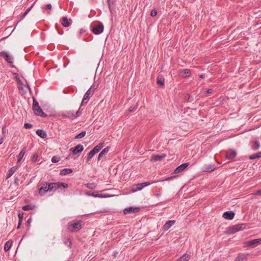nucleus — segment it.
Here are the masks:
<instances>
[{
    "instance_id": "f257e3e1",
    "label": "nucleus",
    "mask_w": 261,
    "mask_h": 261,
    "mask_svg": "<svg viewBox=\"0 0 261 261\" xmlns=\"http://www.w3.org/2000/svg\"><path fill=\"white\" fill-rule=\"evenodd\" d=\"M83 221L82 220L70 222L68 223L67 229L70 232H77L83 228Z\"/></svg>"
},
{
    "instance_id": "f03ea898",
    "label": "nucleus",
    "mask_w": 261,
    "mask_h": 261,
    "mask_svg": "<svg viewBox=\"0 0 261 261\" xmlns=\"http://www.w3.org/2000/svg\"><path fill=\"white\" fill-rule=\"evenodd\" d=\"M104 29L103 24L99 21L92 23L90 25V30L95 35H99L102 33Z\"/></svg>"
},
{
    "instance_id": "7ed1b4c3",
    "label": "nucleus",
    "mask_w": 261,
    "mask_h": 261,
    "mask_svg": "<svg viewBox=\"0 0 261 261\" xmlns=\"http://www.w3.org/2000/svg\"><path fill=\"white\" fill-rule=\"evenodd\" d=\"M81 115V107L76 111L75 113L72 111H65L61 114V117L63 118H68L70 119H73Z\"/></svg>"
},
{
    "instance_id": "20e7f679",
    "label": "nucleus",
    "mask_w": 261,
    "mask_h": 261,
    "mask_svg": "<svg viewBox=\"0 0 261 261\" xmlns=\"http://www.w3.org/2000/svg\"><path fill=\"white\" fill-rule=\"evenodd\" d=\"M50 184L51 192H55L58 189H65L68 187V185L67 184L62 182H51Z\"/></svg>"
},
{
    "instance_id": "39448f33",
    "label": "nucleus",
    "mask_w": 261,
    "mask_h": 261,
    "mask_svg": "<svg viewBox=\"0 0 261 261\" xmlns=\"http://www.w3.org/2000/svg\"><path fill=\"white\" fill-rule=\"evenodd\" d=\"M50 187V183H48L47 182H44L41 183V186L39 189V194L41 196H43L47 192H51Z\"/></svg>"
},
{
    "instance_id": "423d86ee",
    "label": "nucleus",
    "mask_w": 261,
    "mask_h": 261,
    "mask_svg": "<svg viewBox=\"0 0 261 261\" xmlns=\"http://www.w3.org/2000/svg\"><path fill=\"white\" fill-rule=\"evenodd\" d=\"M247 224L245 223L239 224L232 226L229 229V232L231 233H234L235 232L240 230H244L246 228Z\"/></svg>"
},
{
    "instance_id": "0eeeda50",
    "label": "nucleus",
    "mask_w": 261,
    "mask_h": 261,
    "mask_svg": "<svg viewBox=\"0 0 261 261\" xmlns=\"http://www.w3.org/2000/svg\"><path fill=\"white\" fill-rule=\"evenodd\" d=\"M0 56L4 58L6 62L9 63H13V58L10 56L9 54L5 51H2L0 53Z\"/></svg>"
},
{
    "instance_id": "6e6552de",
    "label": "nucleus",
    "mask_w": 261,
    "mask_h": 261,
    "mask_svg": "<svg viewBox=\"0 0 261 261\" xmlns=\"http://www.w3.org/2000/svg\"><path fill=\"white\" fill-rule=\"evenodd\" d=\"M140 207H129L125 208L123 211V213L126 215L127 214L136 213L139 212Z\"/></svg>"
},
{
    "instance_id": "1a4fd4ad",
    "label": "nucleus",
    "mask_w": 261,
    "mask_h": 261,
    "mask_svg": "<svg viewBox=\"0 0 261 261\" xmlns=\"http://www.w3.org/2000/svg\"><path fill=\"white\" fill-rule=\"evenodd\" d=\"M84 150L83 146L79 144L74 147L70 149V151H71L73 154H76L78 153L81 152Z\"/></svg>"
},
{
    "instance_id": "9d476101",
    "label": "nucleus",
    "mask_w": 261,
    "mask_h": 261,
    "mask_svg": "<svg viewBox=\"0 0 261 261\" xmlns=\"http://www.w3.org/2000/svg\"><path fill=\"white\" fill-rule=\"evenodd\" d=\"M166 156L165 154H153L152 155L150 161L152 162H156L157 161H161Z\"/></svg>"
},
{
    "instance_id": "9b49d317",
    "label": "nucleus",
    "mask_w": 261,
    "mask_h": 261,
    "mask_svg": "<svg viewBox=\"0 0 261 261\" xmlns=\"http://www.w3.org/2000/svg\"><path fill=\"white\" fill-rule=\"evenodd\" d=\"M261 243V239H256L247 241L245 243V247L251 246H256L258 243Z\"/></svg>"
},
{
    "instance_id": "f8f14e48",
    "label": "nucleus",
    "mask_w": 261,
    "mask_h": 261,
    "mask_svg": "<svg viewBox=\"0 0 261 261\" xmlns=\"http://www.w3.org/2000/svg\"><path fill=\"white\" fill-rule=\"evenodd\" d=\"M149 185L150 182H145L141 184H138L135 185V186L136 187V188H133L132 190L133 192H136L138 190H142L144 187L149 186Z\"/></svg>"
},
{
    "instance_id": "ddd939ff",
    "label": "nucleus",
    "mask_w": 261,
    "mask_h": 261,
    "mask_svg": "<svg viewBox=\"0 0 261 261\" xmlns=\"http://www.w3.org/2000/svg\"><path fill=\"white\" fill-rule=\"evenodd\" d=\"M189 163H185L178 166L174 171V173H178L183 171L188 166Z\"/></svg>"
},
{
    "instance_id": "4468645a",
    "label": "nucleus",
    "mask_w": 261,
    "mask_h": 261,
    "mask_svg": "<svg viewBox=\"0 0 261 261\" xmlns=\"http://www.w3.org/2000/svg\"><path fill=\"white\" fill-rule=\"evenodd\" d=\"M235 214L232 211H227L223 213V217L227 220H232L234 217Z\"/></svg>"
},
{
    "instance_id": "2eb2a0df",
    "label": "nucleus",
    "mask_w": 261,
    "mask_h": 261,
    "mask_svg": "<svg viewBox=\"0 0 261 261\" xmlns=\"http://www.w3.org/2000/svg\"><path fill=\"white\" fill-rule=\"evenodd\" d=\"M111 147L110 146H107L105 148L98 154L97 158V161H99L102 158L106 156V154L109 151Z\"/></svg>"
},
{
    "instance_id": "dca6fc26",
    "label": "nucleus",
    "mask_w": 261,
    "mask_h": 261,
    "mask_svg": "<svg viewBox=\"0 0 261 261\" xmlns=\"http://www.w3.org/2000/svg\"><path fill=\"white\" fill-rule=\"evenodd\" d=\"M237 155V152L233 150H229L226 153V156L228 160H233Z\"/></svg>"
},
{
    "instance_id": "f3484780",
    "label": "nucleus",
    "mask_w": 261,
    "mask_h": 261,
    "mask_svg": "<svg viewBox=\"0 0 261 261\" xmlns=\"http://www.w3.org/2000/svg\"><path fill=\"white\" fill-rule=\"evenodd\" d=\"M175 223V220L167 221L163 226V229L164 231L168 230Z\"/></svg>"
},
{
    "instance_id": "a211bd4d",
    "label": "nucleus",
    "mask_w": 261,
    "mask_h": 261,
    "mask_svg": "<svg viewBox=\"0 0 261 261\" xmlns=\"http://www.w3.org/2000/svg\"><path fill=\"white\" fill-rule=\"evenodd\" d=\"M215 169V165L214 164H211L204 167L203 169V171L206 172H211L214 171Z\"/></svg>"
},
{
    "instance_id": "6ab92c4d",
    "label": "nucleus",
    "mask_w": 261,
    "mask_h": 261,
    "mask_svg": "<svg viewBox=\"0 0 261 261\" xmlns=\"http://www.w3.org/2000/svg\"><path fill=\"white\" fill-rule=\"evenodd\" d=\"M34 113L35 115L39 116L42 117H46L47 116V114L43 111L40 107L39 108V109H37V110L34 111Z\"/></svg>"
},
{
    "instance_id": "aec40b11",
    "label": "nucleus",
    "mask_w": 261,
    "mask_h": 261,
    "mask_svg": "<svg viewBox=\"0 0 261 261\" xmlns=\"http://www.w3.org/2000/svg\"><path fill=\"white\" fill-rule=\"evenodd\" d=\"M70 21H71V19L69 20L66 17H63L62 19V24L64 27H68L71 24Z\"/></svg>"
},
{
    "instance_id": "412c9836",
    "label": "nucleus",
    "mask_w": 261,
    "mask_h": 261,
    "mask_svg": "<svg viewBox=\"0 0 261 261\" xmlns=\"http://www.w3.org/2000/svg\"><path fill=\"white\" fill-rule=\"evenodd\" d=\"M103 146H104V143H100L97 145L95 146L92 150L95 153H97L103 147Z\"/></svg>"
},
{
    "instance_id": "4be33fe9",
    "label": "nucleus",
    "mask_w": 261,
    "mask_h": 261,
    "mask_svg": "<svg viewBox=\"0 0 261 261\" xmlns=\"http://www.w3.org/2000/svg\"><path fill=\"white\" fill-rule=\"evenodd\" d=\"M37 135L42 139H45L47 137L46 133L42 129H38L36 131Z\"/></svg>"
},
{
    "instance_id": "5701e85b",
    "label": "nucleus",
    "mask_w": 261,
    "mask_h": 261,
    "mask_svg": "<svg viewBox=\"0 0 261 261\" xmlns=\"http://www.w3.org/2000/svg\"><path fill=\"white\" fill-rule=\"evenodd\" d=\"M165 79L162 75H159L157 78V83L160 85L162 87H164Z\"/></svg>"
},
{
    "instance_id": "b1692460",
    "label": "nucleus",
    "mask_w": 261,
    "mask_h": 261,
    "mask_svg": "<svg viewBox=\"0 0 261 261\" xmlns=\"http://www.w3.org/2000/svg\"><path fill=\"white\" fill-rule=\"evenodd\" d=\"M17 167L14 166L11 167L8 172L7 175V178L10 177L17 170Z\"/></svg>"
},
{
    "instance_id": "393cba45",
    "label": "nucleus",
    "mask_w": 261,
    "mask_h": 261,
    "mask_svg": "<svg viewBox=\"0 0 261 261\" xmlns=\"http://www.w3.org/2000/svg\"><path fill=\"white\" fill-rule=\"evenodd\" d=\"M25 149H26L25 147L21 149V150L20 151V153H19L18 156L17 161V164H18L20 163V162L21 161V160H22V159L25 152Z\"/></svg>"
},
{
    "instance_id": "a878e982",
    "label": "nucleus",
    "mask_w": 261,
    "mask_h": 261,
    "mask_svg": "<svg viewBox=\"0 0 261 261\" xmlns=\"http://www.w3.org/2000/svg\"><path fill=\"white\" fill-rule=\"evenodd\" d=\"M246 260H247V256L244 254H239L234 260V261H246Z\"/></svg>"
},
{
    "instance_id": "bb28decb",
    "label": "nucleus",
    "mask_w": 261,
    "mask_h": 261,
    "mask_svg": "<svg viewBox=\"0 0 261 261\" xmlns=\"http://www.w3.org/2000/svg\"><path fill=\"white\" fill-rule=\"evenodd\" d=\"M190 70L186 69L180 71V75L184 77H188L190 75Z\"/></svg>"
},
{
    "instance_id": "cd10ccee",
    "label": "nucleus",
    "mask_w": 261,
    "mask_h": 261,
    "mask_svg": "<svg viewBox=\"0 0 261 261\" xmlns=\"http://www.w3.org/2000/svg\"><path fill=\"white\" fill-rule=\"evenodd\" d=\"M72 172V170L71 169L65 168L61 171L60 174L62 175H65Z\"/></svg>"
},
{
    "instance_id": "c85d7f7f",
    "label": "nucleus",
    "mask_w": 261,
    "mask_h": 261,
    "mask_svg": "<svg viewBox=\"0 0 261 261\" xmlns=\"http://www.w3.org/2000/svg\"><path fill=\"white\" fill-rule=\"evenodd\" d=\"M40 107L39 105V103L37 101V100L33 97V111L35 110H37V109H39Z\"/></svg>"
},
{
    "instance_id": "c756f323",
    "label": "nucleus",
    "mask_w": 261,
    "mask_h": 261,
    "mask_svg": "<svg viewBox=\"0 0 261 261\" xmlns=\"http://www.w3.org/2000/svg\"><path fill=\"white\" fill-rule=\"evenodd\" d=\"M260 147V144L259 142L258 141H255L253 142V144L252 145V149L253 150H256L258 149Z\"/></svg>"
},
{
    "instance_id": "7c9ffc66",
    "label": "nucleus",
    "mask_w": 261,
    "mask_h": 261,
    "mask_svg": "<svg viewBox=\"0 0 261 261\" xmlns=\"http://www.w3.org/2000/svg\"><path fill=\"white\" fill-rule=\"evenodd\" d=\"M260 158H261V151L251 155L249 156V158L250 160H253L256 159H259Z\"/></svg>"
},
{
    "instance_id": "2f4dec72",
    "label": "nucleus",
    "mask_w": 261,
    "mask_h": 261,
    "mask_svg": "<svg viewBox=\"0 0 261 261\" xmlns=\"http://www.w3.org/2000/svg\"><path fill=\"white\" fill-rule=\"evenodd\" d=\"M96 153L93 152L92 150H91L88 153L87 155V158L86 160V163H88L91 159L92 158V157Z\"/></svg>"
},
{
    "instance_id": "473e14b6",
    "label": "nucleus",
    "mask_w": 261,
    "mask_h": 261,
    "mask_svg": "<svg viewBox=\"0 0 261 261\" xmlns=\"http://www.w3.org/2000/svg\"><path fill=\"white\" fill-rule=\"evenodd\" d=\"M35 206L32 204H27L23 206H22V209L23 211H27L31 210H33L35 208Z\"/></svg>"
},
{
    "instance_id": "72a5a7b5",
    "label": "nucleus",
    "mask_w": 261,
    "mask_h": 261,
    "mask_svg": "<svg viewBox=\"0 0 261 261\" xmlns=\"http://www.w3.org/2000/svg\"><path fill=\"white\" fill-rule=\"evenodd\" d=\"M86 134V131H83L75 136L74 139H80L84 138Z\"/></svg>"
},
{
    "instance_id": "f704fd0d",
    "label": "nucleus",
    "mask_w": 261,
    "mask_h": 261,
    "mask_svg": "<svg viewBox=\"0 0 261 261\" xmlns=\"http://www.w3.org/2000/svg\"><path fill=\"white\" fill-rule=\"evenodd\" d=\"M18 84L19 90L23 93H25L26 91H24L23 90V84L22 83V82L21 81L19 80L18 81Z\"/></svg>"
},
{
    "instance_id": "c9c22d12",
    "label": "nucleus",
    "mask_w": 261,
    "mask_h": 261,
    "mask_svg": "<svg viewBox=\"0 0 261 261\" xmlns=\"http://www.w3.org/2000/svg\"><path fill=\"white\" fill-rule=\"evenodd\" d=\"M189 258V255L185 254L177 259L176 261H188Z\"/></svg>"
},
{
    "instance_id": "e433bc0d",
    "label": "nucleus",
    "mask_w": 261,
    "mask_h": 261,
    "mask_svg": "<svg viewBox=\"0 0 261 261\" xmlns=\"http://www.w3.org/2000/svg\"><path fill=\"white\" fill-rule=\"evenodd\" d=\"M86 187L93 190L96 188V185L94 183H87L84 185Z\"/></svg>"
},
{
    "instance_id": "4c0bfd02",
    "label": "nucleus",
    "mask_w": 261,
    "mask_h": 261,
    "mask_svg": "<svg viewBox=\"0 0 261 261\" xmlns=\"http://www.w3.org/2000/svg\"><path fill=\"white\" fill-rule=\"evenodd\" d=\"M99 85L94 83L93 85L89 89H91V95H93L94 91L98 88Z\"/></svg>"
},
{
    "instance_id": "58836bf2",
    "label": "nucleus",
    "mask_w": 261,
    "mask_h": 261,
    "mask_svg": "<svg viewBox=\"0 0 261 261\" xmlns=\"http://www.w3.org/2000/svg\"><path fill=\"white\" fill-rule=\"evenodd\" d=\"M11 245H12V242H10V241H7L5 244V246H4L5 250L6 251H7L8 250H9L10 249Z\"/></svg>"
},
{
    "instance_id": "ea45409f",
    "label": "nucleus",
    "mask_w": 261,
    "mask_h": 261,
    "mask_svg": "<svg viewBox=\"0 0 261 261\" xmlns=\"http://www.w3.org/2000/svg\"><path fill=\"white\" fill-rule=\"evenodd\" d=\"M213 89H207V90L205 91L202 94H201V96H207L208 94H211L213 92Z\"/></svg>"
},
{
    "instance_id": "a19ab883",
    "label": "nucleus",
    "mask_w": 261,
    "mask_h": 261,
    "mask_svg": "<svg viewBox=\"0 0 261 261\" xmlns=\"http://www.w3.org/2000/svg\"><path fill=\"white\" fill-rule=\"evenodd\" d=\"M18 216V218H19V221H18V225L17 226V228L18 229V228H19L20 224L23 220V214L19 213Z\"/></svg>"
},
{
    "instance_id": "79ce46f5",
    "label": "nucleus",
    "mask_w": 261,
    "mask_h": 261,
    "mask_svg": "<svg viewBox=\"0 0 261 261\" xmlns=\"http://www.w3.org/2000/svg\"><path fill=\"white\" fill-rule=\"evenodd\" d=\"M91 89H88V90L86 92L84 96L90 99V98L93 95H91Z\"/></svg>"
},
{
    "instance_id": "37998d69",
    "label": "nucleus",
    "mask_w": 261,
    "mask_h": 261,
    "mask_svg": "<svg viewBox=\"0 0 261 261\" xmlns=\"http://www.w3.org/2000/svg\"><path fill=\"white\" fill-rule=\"evenodd\" d=\"M107 4L110 12H112V7L114 5V2L112 0H107Z\"/></svg>"
},
{
    "instance_id": "c03bdc74",
    "label": "nucleus",
    "mask_w": 261,
    "mask_h": 261,
    "mask_svg": "<svg viewBox=\"0 0 261 261\" xmlns=\"http://www.w3.org/2000/svg\"><path fill=\"white\" fill-rule=\"evenodd\" d=\"M34 4H33L31 7H30L29 8H28L24 12V13L21 16V18H23L27 14L29 13V12L31 10V9L32 8Z\"/></svg>"
},
{
    "instance_id": "a18cd8bd",
    "label": "nucleus",
    "mask_w": 261,
    "mask_h": 261,
    "mask_svg": "<svg viewBox=\"0 0 261 261\" xmlns=\"http://www.w3.org/2000/svg\"><path fill=\"white\" fill-rule=\"evenodd\" d=\"M64 243L65 245H66L70 248H71V242L69 239H67L64 241Z\"/></svg>"
},
{
    "instance_id": "49530a36",
    "label": "nucleus",
    "mask_w": 261,
    "mask_h": 261,
    "mask_svg": "<svg viewBox=\"0 0 261 261\" xmlns=\"http://www.w3.org/2000/svg\"><path fill=\"white\" fill-rule=\"evenodd\" d=\"M89 100V99L84 96L83 99L81 102V107L83 105H85L87 104Z\"/></svg>"
},
{
    "instance_id": "de8ad7c7",
    "label": "nucleus",
    "mask_w": 261,
    "mask_h": 261,
    "mask_svg": "<svg viewBox=\"0 0 261 261\" xmlns=\"http://www.w3.org/2000/svg\"><path fill=\"white\" fill-rule=\"evenodd\" d=\"M86 194L88 196H92L94 197H101L102 196L101 195H94L93 193H91L90 191H87L86 192Z\"/></svg>"
},
{
    "instance_id": "09e8293b",
    "label": "nucleus",
    "mask_w": 261,
    "mask_h": 261,
    "mask_svg": "<svg viewBox=\"0 0 261 261\" xmlns=\"http://www.w3.org/2000/svg\"><path fill=\"white\" fill-rule=\"evenodd\" d=\"M60 161V159L58 157L56 156H54L52 158H51V162L54 163H57L59 161Z\"/></svg>"
},
{
    "instance_id": "8fccbe9b",
    "label": "nucleus",
    "mask_w": 261,
    "mask_h": 261,
    "mask_svg": "<svg viewBox=\"0 0 261 261\" xmlns=\"http://www.w3.org/2000/svg\"><path fill=\"white\" fill-rule=\"evenodd\" d=\"M38 158V154L37 153H35V154L33 155V156L32 157V162L34 163L36 162Z\"/></svg>"
},
{
    "instance_id": "3c124183",
    "label": "nucleus",
    "mask_w": 261,
    "mask_h": 261,
    "mask_svg": "<svg viewBox=\"0 0 261 261\" xmlns=\"http://www.w3.org/2000/svg\"><path fill=\"white\" fill-rule=\"evenodd\" d=\"M33 127V125L31 123H26L24 124V127L27 129L31 128Z\"/></svg>"
},
{
    "instance_id": "603ef678",
    "label": "nucleus",
    "mask_w": 261,
    "mask_h": 261,
    "mask_svg": "<svg viewBox=\"0 0 261 261\" xmlns=\"http://www.w3.org/2000/svg\"><path fill=\"white\" fill-rule=\"evenodd\" d=\"M157 14V11L155 9H153L151 11V13H150V15L152 16V17H154Z\"/></svg>"
},
{
    "instance_id": "864d4df0",
    "label": "nucleus",
    "mask_w": 261,
    "mask_h": 261,
    "mask_svg": "<svg viewBox=\"0 0 261 261\" xmlns=\"http://www.w3.org/2000/svg\"><path fill=\"white\" fill-rule=\"evenodd\" d=\"M56 29H57V30L58 33L60 35H62L63 34V31L62 29H59L58 28V26H56Z\"/></svg>"
},
{
    "instance_id": "5fc2aeb1",
    "label": "nucleus",
    "mask_w": 261,
    "mask_h": 261,
    "mask_svg": "<svg viewBox=\"0 0 261 261\" xmlns=\"http://www.w3.org/2000/svg\"><path fill=\"white\" fill-rule=\"evenodd\" d=\"M154 195L156 197H159L161 195V192L160 191H155L154 192Z\"/></svg>"
},
{
    "instance_id": "6e6d98bb",
    "label": "nucleus",
    "mask_w": 261,
    "mask_h": 261,
    "mask_svg": "<svg viewBox=\"0 0 261 261\" xmlns=\"http://www.w3.org/2000/svg\"><path fill=\"white\" fill-rule=\"evenodd\" d=\"M190 95L189 94H187L185 96V99L187 100L188 101H191L190 100Z\"/></svg>"
},
{
    "instance_id": "4d7b16f0",
    "label": "nucleus",
    "mask_w": 261,
    "mask_h": 261,
    "mask_svg": "<svg viewBox=\"0 0 261 261\" xmlns=\"http://www.w3.org/2000/svg\"><path fill=\"white\" fill-rule=\"evenodd\" d=\"M176 176H171L170 177H168L165 179V180L169 181L173 179V178H175Z\"/></svg>"
},
{
    "instance_id": "13d9d810",
    "label": "nucleus",
    "mask_w": 261,
    "mask_h": 261,
    "mask_svg": "<svg viewBox=\"0 0 261 261\" xmlns=\"http://www.w3.org/2000/svg\"><path fill=\"white\" fill-rule=\"evenodd\" d=\"M254 194L255 195H261V189L257 190Z\"/></svg>"
},
{
    "instance_id": "bf43d9fd",
    "label": "nucleus",
    "mask_w": 261,
    "mask_h": 261,
    "mask_svg": "<svg viewBox=\"0 0 261 261\" xmlns=\"http://www.w3.org/2000/svg\"><path fill=\"white\" fill-rule=\"evenodd\" d=\"M52 8L51 5L50 4H47L46 6V9L51 10Z\"/></svg>"
},
{
    "instance_id": "052dcab7",
    "label": "nucleus",
    "mask_w": 261,
    "mask_h": 261,
    "mask_svg": "<svg viewBox=\"0 0 261 261\" xmlns=\"http://www.w3.org/2000/svg\"><path fill=\"white\" fill-rule=\"evenodd\" d=\"M31 221H32V219H31V218H30L27 220V224H28V226H29L30 225V223H31Z\"/></svg>"
},
{
    "instance_id": "680f3d73",
    "label": "nucleus",
    "mask_w": 261,
    "mask_h": 261,
    "mask_svg": "<svg viewBox=\"0 0 261 261\" xmlns=\"http://www.w3.org/2000/svg\"><path fill=\"white\" fill-rule=\"evenodd\" d=\"M25 82H26V84H27V87L28 88V89L29 90L30 92H31V89L29 85L28 84L27 82L25 81Z\"/></svg>"
},
{
    "instance_id": "e2e57ef3",
    "label": "nucleus",
    "mask_w": 261,
    "mask_h": 261,
    "mask_svg": "<svg viewBox=\"0 0 261 261\" xmlns=\"http://www.w3.org/2000/svg\"><path fill=\"white\" fill-rule=\"evenodd\" d=\"M84 32H85V30L83 29H81L80 31V34H82Z\"/></svg>"
},
{
    "instance_id": "0e129e2a",
    "label": "nucleus",
    "mask_w": 261,
    "mask_h": 261,
    "mask_svg": "<svg viewBox=\"0 0 261 261\" xmlns=\"http://www.w3.org/2000/svg\"><path fill=\"white\" fill-rule=\"evenodd\" d=\"M199 77L201 79H203L205 76L204 74H200V75H199Z\"/></svg>"
},
{
    "instance_id": "69168bd1",
    "label": "nucleus",
    "mask_w": 261,
    "mask_h": 261,
    "mask_svg": "<svg viewBox=\"0 0 261 261\" xmlns=\"http://www.w3.org/2000/svg\"><path fill=\"white\" fill-rule=\"evenodd\" d=\"M134 108H133V107H130V108H129V109H128V111H129V112H133V111H134Z\"/></svg>"
},
{
    "instance_id": "338daca9",
    "label": "nucleus",
    "mask_w": 261,
    "mask_h": 261,
    "mask_svg": "<svg viewBox=\"0 0 261 261\" xmlns=\"http://www.w3.org/2000/svg\"><path fill=\"white\" fill-rule=\"evenodd\" d=\"M3 142V139L0 138V144H2Z\"/></svg>"
},
{
    "instance_id": "774afa93",
    "label": "nucleus",
    "mask_w": 261,
    "mask_h": 261,
    "mask_svg": "<svg viewBox=\"0 0 261 261\" xmlns=\"http://www.w3.org/2000/svg\"><path fill=\"white\" fill-rule=\"evenodd\" d=\"M17 180H18V178H16L15 180V181H17Z\"/></svg>"
}]
</instances>
